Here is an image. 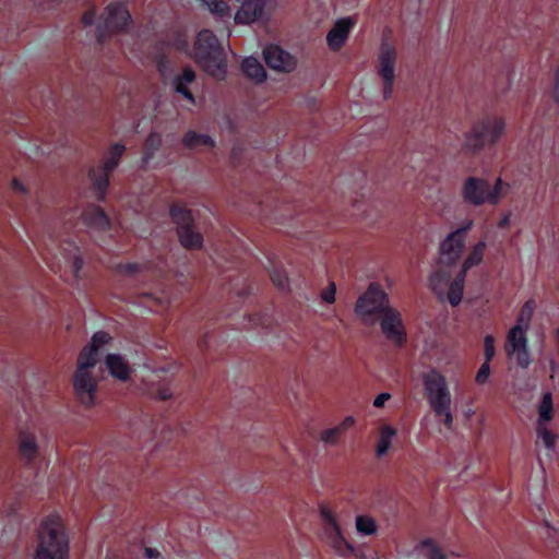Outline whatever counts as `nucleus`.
Wrapping results in <instances>:
<instances>
[{
	"mask_svg": "<svg viewBox=\"0 0 559 559\" xmlns=\"http://www.w3.org/2000/svg\"><path fill=\"white\" fill-rule=\"evenodd\" d=\"M111 342L112 336L108 332L98 331L76 356L71 385L74 401L84 411H92L98 405L99 383L104 379L100 356Z\"/></svg>",
	"mask_w": 559,
	"mask_h": 559,
	"instance_id": "nucleus-1",
	"label": "nucleus"
},
{
	"mask_svg": "<svg viewBox=\"0 0 559 559\" xmlns=\"http://www.w3.org/2000/svg\"><path fill=\"white\" fill-rule=\"evenodd\" d=\"M473 225L468 221L464 227L451 231L440 243L439 257L437 260V270L429 278L430 288L437 295L439 300L447 299V290L452 281L450 278V269L455 266L461 260L465 250L466 233Z\"/></svg>",
	"mask_w": 559,
	"mask_h": 559,
	"instance_id": "nucleus-2",
	"label": "nucleus"
},
{
	"mask_svg": "<svg viewBox=\"0 0 559 559\" xmlns=\"http://www.w3.org/2000/svg\"><path fill=\"white\" fill-rule=\"evenodd\" d=\"M69 536L59 514L44 516L36 528L33 559H68Z\"/></svg>",
	"mask_w": 559,
	"mask_h": 559,
	"instance_id": "nucleus-3",
	"label": "nucleus"
},
{
	"mask_svg": "<svg viewBox=\"0 0 559 559\" xmlns=\"http://www.w3.org/2000/svg\"><path fill=\"white\" fill-rule=\"evenodd\" d=\"M506 121L502 117L490 115L475 120L464 134L461 151L466 156L480 154L486 146L495 145L503 135Z\"/></svg>",
	"mask_w": 559,
	"mask_h": 559,
	"instance_id": "nucleus-4",
	"label": "nucleus"
},
{
	"mask_svg": "<svg viewBox=\"0 0 559 559\" xmlns=\"http://www.w3.org/2000/svg\"><path fill=\"white\" fill-rule=\"evenodd\" d=\"M423 384L425 395L435 417L439 423L443 424L447 430H452L454 415L451 393L445 377L437 369H431L423 374Z\"/></svg>",
	"mask_w": 559,
	"mask_h": 559,
	"instance_id": "nucleus-5",
	"label": "nucleus"
},
{
	"mask_svg": "<svg viewBox=\"0 0 559 559\" xmlns=\"http://www.w3.org/2000/svg\"><path fill=\"white\" fill-rule=\"evenodd\" d=\"M192 58L209 75L224 80L227 73V60L222 45L213 32L201 31L193 46Z\"/></svg>",
	"mask_w": 559,
	"mask_h": 559,
	"instance_id": "nucleus-6",
	"label": "nucleus"
},
{
	"mask_svg": "<svg viewBox=\"0 0 559 559\" xmlns=\"http://www.w3.org/2000/svg\"><path fill=\"white\" fill-rule=\"evenodd\" d=\"M509 190L510 185L500 177L491 183L484 177L468 176L462 182L461 195L466 204L478 207L499 204Z\"/></svg>",
	"mask_w": 559,
	"mask_h": 559,
	"instance_id": "nucleus-7",
	"label": "nucleus"
},
{
	"mask_svg": "<svg viewBox=\"0 0 559 559\" xmlns=\"http://www.w3.org/2000/svg\"><path fill=\"white\" fill-rule=\"evenodd\" d=\"M391 307L389 295L382 287L378 283H370L357 298L354 311L362 324L372 326Z\"/></svg>",
	"mask_w": 559,
	"mask_h": 559,
	"instance_id": "nucleus-8",
	"label": "nucleus"
},
{
	"mask_svg": "<svg viewBox=\"0 0 559 559\" xmlns=\"http://www.w3.org/2000/svg\"><path fill=\"white\" fill-rule=\"evenodd\" d=\"M170 216L176 224L179 243L188 251L203 249V235L195 228L192 211L179 205L170 207Z\"/></svg>",
	"mask_w": 559,
	"mask_h": 559,
	"instance_id": "nucleus-9",
	"label": "nucleus"
},
{
	"mask_svg": "<svg viewBox=\"0 0 559 559\" xmlns=\"http://www.w3.org/2000/svg\"><path fill=\"white\" fill-rule=\"evenodd\" d=\"M486 249L487 243L484 240L472 246L456 276L450 282L449 289L447 290V300L452 307H456L462 301L466 273L469 269L483 262Z\"/></svg>",
	"mask_w": 559,
	"mask_h": 559,
	"instance_id": "nucleus-10",
	"label": "nucleus"
},
{
	"mask_svg": "<svg viewBox=\"0 0 559 559\" xmlns=\"http://www.w3.org/2000/svg\"><path fill=\"white\" fill-rule=\"evenodd\" d=\"M397 50L388 40H382L378 55L377 72L383 81V98L389 99L393 93Z\"/></svg>",
	"mask_w": 559,
	"mask_h": 559,
	"instance_id": "nucleus-11",
	"label": "nucleus"
},
{
	"mask_svg": "<svg viewBox=\"0 0 559 559\" xmlns=\"http://www.w3.org/2000/svg\"><path fill=\"white\" fill-rule=\"evenodd\" d=\"M504 352L509 359H514L521 368H527L531 364V355L527 348L526 331L520 328H511L507 334Z\"/></svg>",
	"mask_w": 559,
	"mask_h": 559,
	"instance_id": "nucleus-12",
	"label": "nucleus"
},
{
	"mask_svg": "<svg viewBox=\"0 0 559 559\" xmlns=\"http://www.w3.org/2000/svg\"><path fill=\"white\" fill-rule=\"evenodd\" d=\"M131 24L129 11L122 5H109L104 26L97 27V38L103 41L108 35L124 32Z\"/></svg>",
	"mask_w": 559,
	"mask_h": 559,
	"instance_id": "nucleus-13",
	"label": "nucleus"
},
{
	"mask_svg": "<svg viewBox=\"0 0 559 559\" xmlns=\"http://www.w3.org/2000/svg\"><path fill=\"white\" fill-rule=\"evenodd\" d=\"M380 329L385 338L396 346H403L406 343V331L402 321L401 313L391 307L378 320Z\"/></svg>",
	"mask_w": 559,
	"mask_h": 559,
	"instance_id": "nucleus-14",
	"label": "nucleus"
},
{
	"mask_svg": "<svg viewBox=\"0 0 559 559\" xmlns=\"http://www.w3.org/2000/svg\"><path fill=\"white\" fill-rule=\"evenodd\" d=\"M266 66L278 73H292L298 67V59L278 45H269L263 49Z\"/></svg>",
	"mask_w": 559,
	"mask_h": 559,
	"instance_id": "nucleus-15",
	"label": "nucleus"
},
{
	"mask_svg": "<svg viewBox=\"0 0 559 559\" xmlns=\"http://www.w3.org/2000/svg\"><path fill=\"white\" fill-rule=\"evenodd\" d=\"M240 3L235 14L237 24H252L265 15L264 0H237Z\"/></svg>",
	"mask_w": 559,
	"mask_h": 559,
	"instance_id": "nucleus-16",
	"label": "nucleus"
},
{
	"mask_svg": "<svg viewBox=\"0 0 559 559\" xmlns=\"http://www.w3.org/2000/svg\"><path fill=\"white\" fill-rule=\"evenodd\" d=\"M356 426L354 416H346L343 420L333 427L324 428L319 433V441L324 447H337L343 436Z\"/></svg>",
	"mask_w": 559,
	"mask_h": 559,
	"instance_id": "nucleus-17",
	"label": "nucleus"
},
{
	"mask_svg": "<svg viewBox=\"0 0 559 559\" xmlns=\"http://www.w3.org/2000/svg\"><path fill=\"white\" fill-rule=\"evenodd\" d=\"M81 221L84 225L94 230L106 231L111 228L110 218L98 205L85 207L81 214Z\"/></svg>",
	"mask_w": 559,
	"mask_h": 559,
	"instance_id": "nucleus-18",
	"label": "nucleus"
},
{
	"mask_svg": "<svg viewBox=\"0 0 559 559\" xmlns=\"http://www.w3.org/2000/svg\"><path fill=\"white\" fill-rule=\"evenodd\" d=\"M353 25L354 21L350 17H344L334 23L326 35L328 45L332 50L336 51L345 44Z\"/></svg>",
	"mask_w": 559,
	"mask_h": 559,
	"instance_id": "nucleus-19",
	"label": "nucleus"
},
{
	"mask_svg": "<svg viewBox=\"0 0 559 559\" xmlns=\"http://www.w3.org/2000/svg\"><path fill=\"white\" fill-rule=\"evenodd\" d=\"M105 365L110 376L115 379L121 382L130 380L132 368L123 356L119 354H109L105 358Z\"/></svg>",
	"mask_w": 559,
	"mask_h": 559,
	"instance_id": "nucleus-20",
	"label": "nucleus"
},
{
	"mask_svg": "<svg viewBox=\"0 0 559 559\" xmlns=\"http://www.w3.org/2000/svg\"><path fill=\"white\" fill-rule=\"evenodd\" d=\"M39 454V445L35 435L21 432L19 437V455L21 460L31 465Z\"/></svg>",
	"mask_w": 559,
	"mask_h": 559,
	"instance_id": "nucleus-21",
	"label": "nucleus"
},
{
	"mask_svg": "<svg viewBox=\"0 0 559 559\" xmlns=\"http://www.w3.org/2000/svg\"><path fill=\"white\" fill-rule=\"evenodd\" d=\"M181 144L189 151H198L202 147L212 150L216 145L211 135L199 133L195 130H187L181 138Z\"/></svg>",
	"mask_w": 559,
	"mask_h": 559,
	"instance_id": "nucleus-22",
	"label": "nucleus"
},
{
	"mask_svg": "<svg viewBox=\"0 0 559 559\" xmlns=\"http://www.w3.org/2000/svg\"><path fill=\"white\" fill-rule=\"evenodd\" d=\"M397 436V430L391 425L383 424L379 428V436L377 439L374 454L378 459L383 457L388 454L392 447V441Z\"/></svg>",
	"mask_w": 559,
	"mask_h": 559,
	"instance_id": "nucleus-23",
	"label": "nucleus"
},
{
	"mask_svg": "<svg viewBox=\"0 0 559 559\" xmlns=\"http://www.w3.org/2000/svg\"><path fill=\"white\" fill-rule=\"evenodd\" d=\"M269 275L277 290L285 295L292 294V281L287 270L282 264H273L269 271Z\"/></svg>",
	"mask_w": 559,
	"mask_h": 559,
	"instance_id": "nucleus-24",
	"label": "nucleus"
},
{
	"mask_svg": "<svg viewBox=\"0 0 559 559\" xmlns=\"http://www.w3.org/2000/svg\"><path fill=\"white\" fill-rule=\"evenodd\" d=\"M110 173L102 168H91L88 170V178L92 180L93 188L99 193L98 199L104 200L105 192L109 186Z\"/></svg>",
	"mask_w": 559,
	"mask_h": 559,
	"instance_id": "nucleus-25",
	"label": "nucleus"
},
{
	"mask_svg": "<svg viewBox=\"0 0 559 559\" xmlns=\"http://www.w3.org/2000/svg\"><path fill=\"white\" fill-rule=\"evenodd\" d=\"M243 73L257 83H262L266 79V72L260 61L255 58H246L241 64Z\"/></svg>",
	"mask_w": 559,
	"mask_h": 559,
	"instance_id": "nucleus-26",
	"label": "nucleus"
},
{
	"mask_svg": "<svg viewBox=\"0 0 559 559\" xmlns=\"http://www.w3.org/2000/svg\"><path fill=\"white\" fill-rule=\"evenodd\" d=\"M320 516L326 524V533L330 536L331 534L336 535V537L341 540H343V532L342 528L337 522V518L334 514V512L329 508L328 506H320L319 508Z\"/></svg>",
	"mask_w": 559,
	"mask_h": 559,
	"instance_id": "nucleus-27",
	"label": "nucleus"
},
{
	"mask_svg": "<svg viewBox=\"0 0 559 559\" xmlns=\"http://www.w3.org/2000/svg\"><path fill=\"white\" fill-rule=\"evenodd\" d=\"M163 139L162 135L152 132L150 133L144 141V155L142 157V169H146L150 160L154 156L155 152L162 146Z\"/></svg>",
	"mask_w": 559,
	"mask_h": 559,
	"instance_id": "nucleus-28",
	"label": "nucleus"
},
{
	"mask_svg": "<svg viewBox=\"0 0 559 559\" xmlns=\"http://www.w3.org/2000/svg\"><path fill=\"white\" fill-rule=\"evenodd\" d=\"M554 418L552 394L546 392L538 405L537 424H548Z\"/></svg>",
	"mask_w": 559,
	"mask_h": 559,
	"instance_id": "nucleus-29",
	"label": "nucleus"
},
{
	"mask_svg": "<svg viewBox=\"0 0 559 559\" xmlns=\"http://www.w3.org/2000/svg\"><path fill=\"white\" fill-rule=\"evenodd\" d=\"M126 151V146L120 143H116L109 147L108 156L105 158L103 169L111 173L119 164L121 156Z\"/></svg>",
	"mask_w": 559,
	"mask_h": 559,
	"instance_id": "nucleus-30",
	"label": "nucleus"
},
{
	"mask_svg": "<svg viewBox=\"0 0 559 559\" xmlns=\"http://www.w3.org/2000/svg\"><path fill=\"white\" fill-rule=\"evenodd\" d=\"M418 547L426 550V559H448L442 547L432 538L420 540Z\"/></svg>",
	"mask_w": 559,
	"mask_h": 559,
	"instance_id": "nucleus-31",
	"label": "nucleus"
},
{
	"mask_svg": "<svg viewBox=\"0 0 559 559\" xmlns=\"http://www.w3.org/2000/svg\"><path fill=\"white\" fill-rule=\"evenodd\" d=\"M207 10L218 19L229 17L231 10L224 0H200Z\"/></svg>",
	"mask_w": 559,
	"mask_h": 559,
	"instance_id": "nucleus-32",
	"label": "nucleus"
},
{
	"mask_svg": "<svg viewBox=\"0 0 559 559\" xmlns=\"http://www.w3.org/2000/svg\"><path fill=\"white\" fill-rule=\"evenodd\" d=\"M355 526L358 533L362 535H376L378 525L376 520L370 515H358L355 520Z\"/></svg>",
	"mask_w": 559,
	"mask_h": 559,
	"instance_id": "nucleus-33",
	"label": "nucleus"
},
{
	"mask_svg": "<svg viewBox=\"0 0 559 559\" xmlns=\"http://www.w3.org/2000/svg\"><path fill=\"white\" fill-rule=\"evenodd\" d=\"M534 306L531 301H526L519 313L516 323L513 328H520L523 331H527L533 317Z\"/></svg>",
	"mask_w": 559,
	"mask_h": 559,
	"instance_id": "nucleus-34",
	"label": "nucleus"
},
{
	"mask_svg": "<svg viewBox=\"0 0 559 559\" xmlns=\"http://www.w3.org/2000/svg\"><path fill=\"white\" fill-rule=\"evenodd\" d=\"M536 433L548 450H555L557 436L547 427V424H537Z\"/></svg>",
	"mask_w": 559,
	"mask_h": 559,
	"instance_id": "nucleus-35",
	"label": "nucleus"
},
{
	"mask_svg": "<svg viewBox=\"0 0 559 559\" xmlns=\"http://www.w3.org/2000/svg\"><path fill=\"white\" fill-rule=\"evenodd\" d=\"M175 397V393L169 381H163L157 383L155 391V399L162 402L171 401Z\"/></svg>",
	"mask_w": 559,
	"mask_h": 559,
	"instance_id": "nucleus-36",
	"label": "nucleus"
},
{
	"mask_svg": "<svg viewBox=\"0 0 559 559\" xmlns=\"http://www.w3.org/2000/svg\"><path fill=\"white\" fill-rule=\"evenodd\" d=\"M320 298L323 302L332 305L336 300V285L334 282H330L325 288L320 293Z\"/></svg>",
	"mask_w": 559,
	"mask_h": 559,
	"instance_id": "nucleus-37",
	"label": "nucleus"
},
{
	"mask_svg": "<svg viewBox=\"0 0 559 559\" xmlns=\"http://www.w3.org/2000/svg\"><path fill=\"white\" fill-rule=\"evenodd\" d=\"M496 354L495 338L492 335H486L484 338V355L485 360L490 361Z\"/></svg>",
	"mask_w": 559,
	"mask_h": 559,
	"instance_id": "nucleus-38",
	"label": "nucleus"
},
{
	"mask_svg": "<svg viewBox=\"0 0 559 559\" xmlns=\"http://www.w3.org/2000/svg\"><path fill=\"white\" fill-rule=\"evenodd\" d=\"M490 361H486L480 366L479 370L476 373L475 381L478 384H485L490 376Z\"/></svg>",
	"mask_w": 559,
	"mask_h": 559,
	"instance_id": "nucleus-39",
	"label": "nucleus"
},
{
	"mask_svg": "<svg viewBox=\"0 0 559 559\" xmlns=\"http://www.w3.org/2000/svg\"><path fill=\"white\" fill-rule=\"evenodd\" d=\"M118 274L132 276L140 272V265L135 263L119 264L116 266Z\"/></svg>",
	"mask_w": 559,
	"mask_h": 559,
	"instance_id": "nucleus-40",
	"label": "nucleus"
},
{
	"mask_svg": "<svg viewBox=\"0 0 559 559\" xmlns=\"http://www.w3.org/2000/svg\"><path fill=\"white\" fill-rule=\"evenodd\" d=\"M174 84H175V91L177 93H180L181 95H183L191 104L195 103L194 96L188 88L187 83H182L180 81L175 80Z\"/></svg>",
	"mask_w": 559,
	"mask_h": 559,
	"instance_id": "nucleus-41",
	"label": "nucleus"
},
{
	"mask_svg": "<svg viewBox=\"0 0 559 559\" xmlns=\"http://www.w3.org/2000/svg\"><path fill=\"white\" fill-rule=\"evenodd\" d=\"M70 264H71V267H72V271H73V275L75 277V280H80V273H81V270L83 267V259L80 254H74L73 257H71L70 259Z\"/></svg>",
	"mask_w": 559,
	"mask_h": 559,
	"instance_id": "nucleus-42",
	"label": "nucleus"
},
{
	"mask_svg": "<svg viewBox=\"0 0 559 559\" xmlns=\"http://www.w3.org/2000/svg\"><path fill=\"white\" fill-rule=\"evenodd\" d=\"M195 79V72L192 70V68L187 67L182 70V73L178 75L175 80L180 81L182 83H191Z\"/></svg>",
	"mask_w": 559,
	"mask_h": 559,
	"instance_id": "nucleus-43",
	"label": "nucleus"
},
{
	"mask_svg": "<svg viewBox=\"0 0 559 559\" xmlns=\"http://www.w3.org/2000/svg\"><path fill=\"white\" fill-rule=\"evenodd\" d=\"M329 537L332 539V542H333V547H334L336 550H340V549H341V546L343 545V546H345V547H346V549H347L349 552H354V550H355L354 546H353L352 544H349V543L345 539V537H344V536H343V540L338 539V538L336 537V535H334V534H333V535L331 534Z\"/></svg>",
	"mask_w": 559,
	"mask_h": 559,
	"instance_id": "nucleus-44",
	"label": "nucleus"
},
{
	"mask_svg": "<svg viewBox=\"0 0 559 559\" xmlns=\"http://www.w3.org/2000/svg\"><path fill=\"white\" fill-rule=\"evenodd\" d=\"M551 97L554 98L555 103L559 104V67L555 70Z\"/></svg>",
	"mask_w": 559,
	"mask_h": 559,
	"instance_id": "nucleus-45",
	"label": "nucleus"
},
{
	"mask_svg": "<svg viewBox=\"0 0 559 559\" xmlns=\"http://www.w3.org/2000/svg\"><path fill=\"white\" fill-rule=\"evenodd\" d=\"M96 16V10L94 7H91L84 14L82 15V23L85 26H91L94 23Z\"/></svg>",
	"mask_w": 559,
	"mask_h": 559,
	"instance_id": "nucleus-46",
	"label": "nucleus"
},
{
	"mask_svg": "<svg viewBox=\"0 0 559 559\" xmlns=\"http://www.w3.org/2000/svg\"><path fill=\"white\" fill-rule=\"evenodd\" d=\"M11 186L14 191L19 192L22 195H25L28 193L27 188L16 178L12 179Z\"/></svg>",
	"mask_w": 559,
	"mask_h": 559,
	"instance_id": "nucleus-47",
	"label": "nucleus"
},
{
	"mask_svg": "<svg viewBox=\"0 0 559 559\" xmlns=\"http://www.w3.org/2000/svg\"><path fill=\"white\" fill-rule=\"evenodd\" d=\"M243 147L241 145H235L230 152V158L234 163H238L243 154Z\"/></svg>",
	"mask_w": 559,
	"mask_h": 559,
	"instance_id": "nucleus-48",
	"label": "nucleus"
},
{
	"mask_svg": "<svg viewBox=\"0 0 559 559\" xmlns=\"http://www.w3.org/2000/svg\"><path fill=\"white\" fill-rule=\"evenodd\" d=\"M390 397L391 395L389 393H380L379 395L376 396L373 401V406L378 408L382 407L384 403L390 400Z\"/></svg>",
	"mask_w": 559,
	"mask_h": 559,
	"instance_id": "nucleus-49",
	"label": "nucleus"
},
{
	"mask_svg": "<svg viewBox=\"0 0 559 559\" xmlns=\"http://www.w3.org/2000/svg\"><path fill=\"white\" fill-rule=\"evenodd\" d=\"M144 556L146 559H160L159 551L151 547L144 549Z\"/></svg>",
	"mask_w": 559,
	"mask_h": 559,
	"instance_id": "nucleus-50",
	"label": "nucleus"
},
{
	"mask_svg": "<svg viewBox=\"0 0 559 559\" xmlns=\"http://www.w3.org/2000/svg\"><path fill=\"white\" fill-rule=\"evenodd\" d=\"M156 301H157L159 305H162V304H163V301H162L160 299H156Z\"/></svg>",
	"mask_w": 559,
	"mask_h": 559,
	"instance_id": "nucleus-51",
	"label": "nucleus"
},
{
	"mask_svg": "<svg viewBox=\"0 0 559 559\" xmlns=\"http://www.w3.org/2000/svg\"><path fill=\"white\" fill-rule=\"evenodd\" d=\"M373 559H379V558H373Z\"/></svg>",
	"mask_w": 559,
	"mask_h": 559,
	"instance_id": "nucleus-52",
	"label": "nucleus"
}]
</instances>
